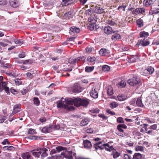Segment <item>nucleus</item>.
Instances as JSON below:
<instances>
[{
	"instance_id": "nucleus-20",
	"label": "nucleus",
	"mask_w": 159,
	"mask_h": 159,
	"mask_svg": "<svg viewBox=\"0 0 159 159\" xmlns=\"http://www.w3.org/2000/svg\"><path fill=\"white\" fill-rule=\"evenodd\" d=\"M52 130V128L50 125L48 127L46 126L44 127L42 129V132L44 133H47L50 132Z\"/></svg>"
},
{
	"instance_id": "nucleus-10",
	"label": "nucleus",
	"mask_w": 159,
	"mask_h": 159,
	"mask_svg": "<svg viewBox=\"0 0 159 159\" xmlns=\"http://www.w3.org/2000/svg\"><path fill=\"white\" fill-rule=\"evenodd\" d=\"M154 70L153 68L151 66H150L147 69L143 70V72L144 74H142L145 76L148 75L149 74H151L154 71Z\"/></svg>"
},
{
	"instance_id": "nucleus-19",
	"label": "nucleus",
	"mask_w": 159,
	"mask_h": 159,
	"mask_svg": "<svg viewBox=\"0 0 159 159\" xmlns=\"http://www.w3.org/2000/svg\"><path fill=\"white\" fill-rule=\"evenodd\" d=\"M95 22L94 21L89 23V27L91 30H96L98 28V26L95 23Z\"/></svg>"
},
{
	"instance_id": "nucleus-38",
	"label": "nucleus",
	"mask_w": 159,
	"mask_h": 159,
	"mask_svg": "<svg viewBox=\"0 0 159 159\" xmlns=\"http://www.w3.org/2000/svg\"><path fill=\"white\" fill-rule=\"evenodd\" d=\"M13 147L10 146H7L3 147V149L5 150H12L14 149Z\"/></svg>"
},
{
	"instance_id": "nucleus-59",
	"label": "nucleus",
	"mask_w": 159,
	"mask_h": 159,
	"mask_svg": "<svg viewBox=\"0 0 159 159\" xmlns=\"http://www.w3.org/2000/svg\"><path fill=\"white\" fill-rule=\"evenodd\" d=\"M7 2L6 0H0V5H4L6 4Z\"/></svg>"
},
{
	"instance_id": "nucleus-32",
	"label": "nucleus",
	"mask_w": 159,
	"mask_h": 159,
	"mask_svg": "<svg viewBox=\"0 0 159 159\" xmlns=\"http://www.w3.org/2000/svg\"><path fill=\"white\" fill-rule=\"evenodd\" d=\"M73 16V13L71 12H68L65 15V16L66 17V18L68 19L72 18Z\"/></svg>"
},
{
	"instance_id": "nucleus-12",
	"label": "nucleus",
	"mask_w": 159,
	"mask_h": 159,
	"mask_svg": "<svg viewBox=\"0 0 159 159\" xmlns=\"http://www.w3.org/2000/svg\"><path fill=\"white\" fill-rule=\"evenodd\" d=\"M110 52L109 50L105 48H102L99 51V54L102 56H108Z\"/></svg>"
},
{
	"instance_id": "nucleus-7",
	"label": "nucleus",
	"mask_w": 159,
	"mask_h": 159,
	"mask_svg": "<svg viewBox=\"0 0 159 159\" xmlns=\"http://www.w3.org/2000/svg\"><path fill=\"white\" fill-rule=\"evenodd\" d=\"M75 100L76 98L75 99L68 98H65V101L66 103V108L67 107L68 105H73L74 104L75 106Z\"/></svg>"
},
{
	"instance_id": "nucleus-8",
	"label": "nucleus",
	"mask_w": 159,
	"mask_h": 159,
	"mask_svg": "<svg viewBox=\"0 0 159 159\" xmlns=\"http://www.w3.org/2000/svg\"><path fill=\"white\" fill-rule=\"evenodd\" d=\"M72 152L71 151H67L62 152L61 153V155H63V157L68 159H73L72 156Z\"/></svg>"
},
{
	"instance_id": "nucleus-22",
	"label": "nucleus",
	"mask_w": 159,
	"mask_h": 159,
	"mask_svg": "<svg viewBox=\"0 0 159 159\" xmlns=\"http://www.w3.org/2000/svg\"><path fill=\"white\" fill-rule=\"evenodd\" d=\"M111 155H112L114 159H116L120 156V153L118 152L115 149H114L112 151Z\"/></svg>"
},
{
	"instance_id": "nucleus-28",
	"label": "nucleus",
	"mask_w": 159,
	"mask_h": 159,
	"mask_svg": "<svg viewBox=\"0 0 159 159\" xmlns=\"http://www.w3.org/2000/svg\"><path fill=\"white\" fill-rule=\"evenodd\" d=\"M126 98V96L124 94H121L117 96L118 99L120 101H122L125 100Z\"/></svg>"
},
{
	"instance_id": "nucleus-30",
	"label": "nucleus",
	"mask_w": 159,
	"mask_h": 159,
	"mask_svg": "<svg viewBox=\"0 0 159 159\" xmlns=\"http://www.w3.org/2000/svg\"><path fill=\"white\" fill-rule=\"evenodd\" d=\"M142 155L139 153H134L133 156V159H141Z\"/></svg>"
},
{
	"instance_id": "nucleus-46",
	"label": "nucleus",
	"mask_w": 159,
	"mask_h": 159,
	"mask_svg": "<svg viewBox=\"0 0 159 159\" xmlns=\"http://www.w3.org/2000/svg\"><path fill=\"white\" fill-rule=\"evenodd\" d=\"M15 81L16 84L17 85H19L21 84L22 83V81L20 79H16L15 80Z\"/></svg>"
},
{
	"instance_id": "nucleus-51",
	"label": "nucleus",
	"mask_w": 159,
	"mask_h": 159,
	"mask_svg": "<svg viewBox=\"0 0 159 159\" xmlns=\"http://www.w3.org/2000/svg\"><path fill=\"white\" fill-rule=\"evenodd\" d=\"M15 43L16 44L21 45L23 44V42L21 39H19L17 40H16V41H15Z\"/></svg>"
},
{
	"instance_id": "nucleus-4",
	"label": "nucleus",
	"mask_w": 159,
	"mask_h": 159,
	"mask_svg": "<svg viewBox=\"0 0 159 159\" xmlns=\"http://www.w3.org/2000/svg\"><path fill=\"white\" fill-rule=\"evenodd\" d=\"M57 107L60 109H65L66 108V103L65 102V98L62 97L61 99L57 102Z\"/></svg>"
},
{
	"instance_id": "nucleus-42",
	"label": "nucleus",
	"mask_w": 159,
	"mask_h": 159,
	"mask_svg": "<svg viewBox=\"0 0 159 159\" xmlns=\"http://www.w3.org/2000/svg\"><path fill=\"white\" fill-rule=\"evenodd\" d=\"M7 74L10 75L14 77L18 75V74L16 72H14L12 71H9L7 72Z\"/></svg>"
},
{
	"instance_id": "nucleus-35",
	"label": "nucleus",
	"mask_w": 159,
	"mask_h": 159,
	"mask_svg": "<svg viewBox=\"0 0 159 159\" xmlns=\"http://www.w3.org/2000/svg\"><path fill=\"white\" fill-rule=\"evenodd\" d=\"M136 151L143 152L144 151V147L142 146H137L135 148Z\"/></svg>"
},
{
	"instance_id": "nucleus-33",
	"label": "nucleus",
	"mask_w": 159,
	"mask_h": 159,
	"mask_svg": "<svg viewBox=\"0 0 159 159\" xmlns=\"http://www.w3.org/2000/svg\"><path fill=\"white\" fill-rule=\"evenodd\" d=\"M119 104L116 102H111L110 105V107L112 109H114L117 107Z\"/></svg>"
},
{
	"instance_id": "nucleus-61",
	"label": "nucleus",
	"mask_w": 159,
	"mask_h": 159,
	"mask_svg": "<svg viewBox=\"0 0 159 159\" xmlns=\"http://www.w3.org/2000/svg\"><path fill=\"white\" fill-rule=\"evenodd\" d=\"M10 91L11 93L15 95L17 94L18 93V92L16 90L12 89H11Z\"/></svg>"
},
{
	"instance_id": "nucleus-47",
	"label": "nucleus",
	"mask_w": 159,
	"mask_h": 159,
	"mask_svg": "<svg viewBox=\"0 0 159 159\" xmlns=\"http://www.w3.org/2000/svg\"><path fill=\"white\" fill-rule=\"evenodd\" d=\"M136 99L135 98L132 99L130 101V104L134 106H135L136 105Z\"/></svg>"
},
{
	"instance_id": "nucleus-5",
	"label": "nucleus",
	"mask_w": 159,
	"mask_h": 159,
	"mask_svg": "<svg viewBox=\"0 0 159 159\" xmlns=\"http://www.w3.org/2000/svg\"><path fill=\"white\" fill-rule=\"evenodd\" d=\"M72 89L73 92L76 93H79L82 91L83 90L82 88L78 83L74 84Z\"/></svg>"
},
{
	"instance_id": "nucleus-54",
	"label": "nucleus",
	"mask_w": 159,
	"mask_h": 159,
	"mask_svg": "<svg viewBox=\"0 0 159 159\" xmlns=\"http://www.w3.org/2000/svg\"><path fill=\"white\" fill-rule=\"evenodd\" d=\"M117 121L119 123H124L123 119L121 117H119L117 118Z\"/></svg>"
},
{
	"instance_id": "nucleus-45",
	"label": "nucleus",
	"mask_w": 159,
	"mask_h": 159,
	"mask_svg": "<svg viewBox=\"0 0 159 159\" xmlns=\"http://www.w3.org/2000/svg\"><path fill=\"white\" fill-rule=\"evenodd\" d=\"M96 60L95 57H89L87 58V61H88L90 62H94Z\"/></svg>"
},
{
	"instance_id": "nucleus-3",
	"label": "nucleus",
	"mask_w": 159,
	"mask_h": 159,
	"mask_svg": "<svg viewBox=\"0 0 159 159\" xmlns=\"http://www.w3.org/2000/svg\"><path fill=\"white\" fill-rule=\"evenodd\" d=\"M139 78L135 75L132 78L129 79L127 81V83L131 86H134L139 83L140 82Z\"/></svg>"
},
{
	"instance_id": "nucleus-53",
	"label": "nucleus",
	"mask_w": 159,
	"mask_h": 159,
	"mask_svg": "<svg viewBox=\"0 0 159 159\" xmlns=\"http://www.w3.org/2000/svg\"><path fill=\"white\" fill-rule=\"evenodd\" d=\"M132 13L133 14L137 15L139 13L138 8L132 11Z\"/></svg>"
},
{
	"instance_id": "nucleus-60",
	"label": "nucleus",
	"mask_w": 159,
	"mask_h": 159,
	"mask_svg": "<svg viewBox=\"0 0 159 159\" xmlns=\"http://www.w3.org/2000/svg\"><path fill=\"white\" fill-rule=\"evenodd\" d=\"M157 127V125L156 124H153L150 126L149 129H152L153 130L156 129Z\"/></svg>"
},
{
	"instance_id": "nucleus-55",
	"label": "nucleus",
	"mask_w": 159,
	"mask_h": 159,
	"mask_svg": "<svg viewBox=\"0 0 159 159\" xmlns=\"http://www.w3.org/2000/svg\"><path fill=\"white\" fill-rule=\"evenodd\" d=\"M2 143L3 145H6L7 144H10V143L8 141V139H6L3 140V142Z\"/></svg>"
},
{
	"instance_id": "nucleus-13",
	"label": "nucleus",
	"mask_w": 159,
	"mask_h": 159,
	"mask_svg": "<svg viewBox=\"0 0 159 159\" xmlns=\"http://www.w3.org/2000/svg\"><path fill=\"white\" fill-rule=\"evenodd\" d=\"M3 79V77L0 76V91H1L4 87H7V83L6 82H3L2 81Z\"/></svg>"
},
{
	"instance_id": "nucleus-57",
	"label": "nucleus",
	"mask_w": 159,
	"mask_h": 159,
	"mask_svg": "<svg viewBox=\"0 0 159 159\" xmlns=\"http://www.w3.org/2000/svg\"><path fill=\"white\" fill-rule=\"evenodd\" d=\"M2 89L4 90L6 92V93H7V94H9L10 90H9V88L8 87H4V88Z\"/></svg>"
},
{
	"instance_id": "nucleus-16",
	"label": "nucleus",
	"mask_w": 159,
	"mask_h": 159,
	"mask_svg": "<svg viewBox=\"0 0 159 159\" xmlns=\"http://www.w3.org/2000/svg\"><path fill=\"white\" fill-rule=\"evenodd\" d=\"M30 152H26L23 153L22 155L23 159H32L31 154Z\"/></svg>"
},
{
	"instance_id": "nucleus-11",
	"label": "nucleus",
	"mask_w": 159,
	"mask_h": 159,
	"mask_svg": "<svg viewBox=\"0 0 159 159\" xmlns=\"http://www.w3.org/2000/svg\"><path fill=\"white\" fill-rule=\"evenodd\" d=\"M118 30H116L113 32V33H114V34L112 35L111 37V39L112 40L115 41L120 39V35L118 34Z\"/></svg>"
},
{
	"instance_id": "nucleus-40",
	"label": "nucleus",
	"mask_w": 159,
	"mask_h": 159,
	"mask_svg": "<svg viewBox=\"0 0 159 159\" xmlns=\"http://www.w3.org/2000/svg\"><path fill=\"white\" fill-rule=\"evenodd\" d=\"M33 101L34 105L38 106L40 102L38 98H34Z\"/></svg>"
},
{
	"instance_id": "nucleus-6",
	"label": "nucleus",
	"mask_w": 159,
	"mask_h": 159,
	"mask_svg": "<svg viewBox=\"0 0 159 159\" xmlns=\"http://www.w3.org/2000/svg\"><path fill=\"white\" fill-rule=\"evenodd\" d=\"M98 147L101 149L105 148L106 150L109 151H112L114 149L112 146H110L109 144L107 143L103 144L102 146L98 145Z\"/></svg>"
},
{
	"instance_id": "nucleus-1",
	"label": "nucleus",
	"mask_w": 159,
	"mask_h": 159,
	"mask_svg": "<svg viewBox=\"0 0 159 159\" xmlns=\"http://www.w3.org/2000/svg\"><path fill=\"white\" fill-rule=\"evenodd\" d=\"M48 151V149L45 148H38L36 149L30 151V152L36 157H39L41 155V158L43 159L47 156Z\"/></svg>"
},
{
	"instance_id": "nucleus-15",
	"label": "nucleus",
	"mask_w": 159,
	"mask_h": 159,
	"mask_svg": "<svg viewBox=\"0 0 159 159\" xmlns=\"http://www.w3.org/2000/svg\"><path fill=\"white\" fill-rule=\"evenodd\" d=\"M104 32L108 34H110L113 33L114 31L113 30L111 27L109 26L105 27L104 29Z\"/></svg>"
},
{
	"instance_id": "nucleus-56",
	"label": "nucleus",
	"mask_w": 159,
	"mask_h": 159,
	"mask_svg": "<svg viewBox=\"0 0 159 159\" xmlns=\"http://www.w3.org/2000/svg\"><path fill=\"white\" fill-rule=\"evenodd\" d=\"M139 13L143 14L145 12V9L143 8H139Z\"/></svg>"
},
{
	"instance_id": "nucleus-21",
	"label": "nucleus",
	"mask_w": 159,
	"mask_h": 159,
	"mask_svg": "<svg viewBox=\"0 0 159 159\" xmlns=\"http://www.w3.org/2000/svg\"><path fill=\"white\" fill-rule=\"evenodd\" d=\"M91 96L93 98H96L98 97V93L95 89H92L90 93Z\"/></svg>"
},
{
	"instance_id": "nucleus-58",
	"label": "nucleus",
	"mask_w": 159,
	"mask_h": 159,
	"mask_svg": "<svg viewBox=\"0 0 159 159\" xmlns=\"http://www.w3.org/2000/svg\"><path fill=\"white\" fill-rule=\"evenodd\" d=\"M0 45L2 47H5L7 45V42L4 41L3 42H0Z\"/></svg>"
},
{
	"instance_id": "nucleus-2",
	"label": "nucleus",
	"mask_w": 159,
	"mask_h": 159,
	"mask_svg": "<svg viewBox=\"0 0 159 159\" xmlns=\"http://www.w3.org/2000/svg\"><path fill=\"white\" fill-rule=\"evenodd\" d=\"M89 104V102L87 99H81L77 98H76L75 106L77 107L81 105L84 107H87Z\"/></svg>"
},
{
	"instance_id": "nucleus-27",
	"label": "nucleus",
	"mask_w": 159,
	"mask_h": 159,
	"mask_svg": "<svg viewBox=\"0 0 159 159\" xmlns=\"http://www.w3.org/2000/svg\"><path fill=\"white\" fill-rule=\"evenodd\" d=\"M136 105L138 107H143V106L141 98H139L136 101Z\"/></svg>"
},
{
	"instance_id": "nucleus-62",
	"label": "nucleus",
	"mask_w": 159,
	"mask_h": 159,
	"mask_svg": "<svg viewBox=\"0 0 159 159\" xmlns=\"http://www.w3.org/2000/svg\"><path fill=\"white\" fill-rule=\"evenodd\" d=\"M107 112L108 114H110L111 115H115V112L111 111L110 110H109V109L107 110Z\"/></svg>"
},
{
	"instance_id": "nucleus-23",
	"label": "nucleus",
	"mask_w": 159,
	"mask_h": 159,
	"mask_svg": "<svg viewBox=\"0 0 159 159\" xmlns=\"http://www.w3.org/2000/svg\"><path fill=\"white\" fill-rule=\"evenodd\" d=\"M154 2V1L152 0H145L143 1V4L145 6L147 7L153 4Z\"/></svg>"
},
{
	"instance_id": "nucleus-36",
	"label": "nucleus",
	"mask_w": 159,
	"mask_h": 159,
	"mask_svg": "<svg viewBox=\"0 0 159 159\" xmlns=\"http://www.w3.org/2000/svg\"><path fill=\"white\" fill-rule=\"evenodd\" d=\"M102 70L104 72H108L110 69V67L109 66L107 65H104L102 67Z\"/></svg>"
},
{
	"instance_id": "nucleus-63",
	"label": "nucleus",
	"mask_w": 159,
	"mask_h": 159,
	"mask_svg": "<svg viewBox=\"0 0 159 159\" xmlns=\"http://www.w3.org/2000/svg\"><path fill=\"white\" fill-rule=\"evenodd\" d=\"M126 7V6H119L117 8L118 10H119L120 9H121L123 11H125V8Z\"/></svg>"
},
{
	"instance_id": "nucleus-44",
	"label": "nucleus",
	"mask_w": 159,
	"mask_h": 159,
	"mask_svg": "<svg viewBox=\"0 0 159 159\" xmlns=\"http://www.w3.org/2000/svg\"><path fill=\"white\" fill-rule=\"evenodd\" d=\"M6 119V117L2 115H0V123L3 122Z\"/></svg>"
},
{
	"instance_id": "nucleus-24",
	"label": "nucleus",
	"mask_w": 159,
	"mask_h": 159,
	"mask_svg": "<svg viewBox=\"0 0 159 159\" xmlns=\"http://www.w3.org/2000/svg\"><path fill=\"white\" fill-rule=\"evenodd\" d=\"M139 43L143 46H146L149 45L150 43V42L149 41L143 39V40L140 41Z\"/></svg>"
},
{
	"instance_id": "nucleus-29",
	"label": "nucleus",
	"mask_w": 159,
	"mask_h": 159,
	"mask_svg": "<svg viewBox=\"0 0 159 159\" xmlns=\"http://www.w3.org/2000/svg\"><path fill=\"white\" fill-rule=\"evenodd\" d=\"M136 22L139 27H141L143 25V20L141 18L138 19L137 20Z\"/></svg>"
},
{
	"instance_id": "nucleus-26",
	"label": "nucleus",
	"mask_w": 159,
	"mask_h": 159,
	"mask_svg": "<svg viewBox=\"0 0 159 159\" xmlns=\"http://www.w3.org/2000/svg\"><path fill=\"white\" fill-rule=\"evenodd\" d=\"M89 120L88 118H85L82 120L80 123L81 126H84L86 125L89 123Z\"/></svg>"
},
{
	"instance_id": "nucleus-49",
	"label": "nucleus",
	"mask_w": 159,
	"mask_h": 159,
	"mask_svg": "<svg viewBox=\"0 0 159 159\" xmlns=\"http://www.w3.org/2000/svg\"><path fill=\"white\" fill-rule=\"evenodd\" d=\"M76 59L70 58L69 59L68 62L71 64H75L76 62Z\"/></svg>"
},
{
	"instance_id": "nucleus-17",
	"label": "nucleus",
	"mask_w": 159,
	"mask_h": 159,
	"mask_svg": "<svg viewBox=\"0 0 159 159\" xmlns=\"http://www.w3.org/2000/svg\"><path fill=\"white\" fill-rule=\"evenodd\" d=\"M83 144L84 148L89 149L92 147V145L90 141L86 140L84 141Z\"/></svg>"
},
{
	"instance_id": "nucleus-52",
	"label": "nucleus",
	"mask_w": 159,
	"mask_h": 159,
	"mask_svg": "<svg viewBox=\"0 0 159 159\" xmlns=\"http://www.w3.org/2000/svg\"><path fill=\"white\" fill-rule=\"evenodd\" d=\"M56 150L57 152H59L64 150V148L61 146H58L56 148Z\"/></svg>"
},
{
	"instance_id": "nucleus-50",
	"label": "nucleus",
	"mask_w": 159,
	"mask_h": 159,
	"mask_svg": "<svg viewBox=\"0 0 159 159\" xmlns=\"http://www.w3.org/2000/svg\"><path fill=\"white\" fill-rule=\"evenodd\" d=\"M51 127L52 128V129H53L54 130L58 129L60 128V126L59 125H51Z\"/></svg>"
},
{
	"instance_id": "nucleus-34",
	"label": "nucleus",
	"mask_w": 159,
	"mask_h": 159,
	"mask_svg": "<svg viewBox=\"0 0 159 159\" xmlns=\"http://www.w3.org/2000/svg\"><path fill=\"white\" fill-rule=\"evenodd\" d=\"M148 35V33L145 31L141 32L140 33V36L141 38L147 37Z\"/></svg>"
},
{
	"instance_id": "nucleus-43",
	"label": "nucleus",
	"mask_w": 159,
	"mask_h": 159,
	"mask_svg": "<svg viewBox=\"0 0 159 159\" xmlns=\"http://www.w3.org/2000/svg\"><path fill=\"white\" fill-rule=\"evenodd\" d=\"M106 23L110 25H114L116 23L112 20H107Z\"/></svg>"
},
{
	"instance_id": "nucleus-25",
	"label": "nucleus",
	"mask_w": 159,
	"mask_h": 159,
	"mask_svg": "<svg viewBox=\"0 0 159 159\" xmlns=\"http://www.w3.org/2000/svg\"><path fill=\"white\" fill-rule=\"evenodd\" d=\"M71 32L74 33H79L80 31V29L75 26H72L70 29Z\"/></svg>"
},
{
	"instance_id": "nucleus-14",
	"label": "nucleus",
	"mask_w": 159,
	"mask_h": 159,
	"mask_svg": "<svg viewBox=\"0 0 159 159\" xmlns=\"http://www.w3.org/2000/svg\"><path fill=\"white\" fill-rule=\"evenodd\" d=\"M10 4L14 8L17 7L19 5V2L16 0H11L10 1Z\"/></svg>"
},
{
	"instance_id": "nucleus-48",
	"label": "nucleus",
	"mask_w": 159,
	"mask_h": 159,
	"mask_svg": "<svg viewBox=\"0 0 159 159\" xmlns=\"http://www.w3.org/2000/svg\"><path fill=\"white\" fill-rule=\"evenodd\" d=\"M28 133L29 134H36L35 130L33 129H29Z\"/></svg>"
},
{
	"instance_id": "nucleus-31",
	"label": "nucleus",
	"mask_w": 159,
	"mask_h": 159,
	"mask_svg": "<svg viewBox=\"0 0 159 159\" xmlns=\"http://www.w3.org/2000/svg\"><path fill=\"white\" fill-rule=\"evenodd\" d=\"M126 85V82L124 80H122L118 84L117 86L119 88H123L125 87Z\"/></svg>"
},
{
	"instance_id": "nucleus-37",
	"label": "nucleus",
	"mask_w": 159,
	"mask_h": 159,
	"mask_svg": "<svg viewBox=\"0 0 159 159\" xmlns=\"http://www.w3.org/2000/svg\"><path fill=\"white\" fill-rule=\"evenodd\" d=\"M94 67L93 66H86L85 67V71L88 72H90L92 71L94 69Z\"/></svg>"
},
{
	"instance_id": "nucleus-18",
	"label": "nucleus",
	"mask_w": 159,
	"mask_h": 159,
	"mask_svg": "<svg viewBox=\"0 0 159 159\" xmlns=\"http://www.w3.org/2000/svg\"><path fill=\"white\" fill-rule=\"evenodd\" d=\"M94 11L96 13L98 14L102 13L104 12L103 9L98 6L95 7Z\"/></svg>"
},
{
	"instance_id": "nucleus-64",
	"label": "nucleus",
	"mask_w": 159,
	"mask_h": 159,
	"mask_svg": "<svg viewBox=\"0 0 159 159\" xmlns=\"http://www.w3.org/2000/svg\"><path fill=\"white\" fill-rule=\"evenodd\" d=\"M28 89H23L21 90V93L23 95H25L28 92Z\"/></svg>"
},
{
	"instance_id": "nucleus-39",
	"label": "nucleus",
	"mask_w": 159,
	"mask_h": 159,
	"mask_svg": "<svg viewBox=\"0 0 159 159\" xmlns=\"http://www.w3.org/2000/svg\"><path fill=\"white\" fill-rule=\"evenodd\" d=\"M21 63L24 64H29L32 63L33 61L29 59L24 61H22Z\"/></svg>"
},
{
	"instance_id": "nucleus-41",
	"label": "nucleus",
	"mask_w": 159,
	"mask_h": 159,
	"mask_svg": "<svg viewBox=\"0 0 159 159\" xmlns=\"http://www.w3.org/2000/svg\"><path fill=\"white\" fill-rule=\"evenodd\" d=\"M107 94L109 95H111L112 94L113 92V89L112 87L111 86H109L108 87L107 89Z\"/></svg>"
},
{
	"instance_id": "nucleus-9",
	"label": "nucleus",
	"mask_w": 159,
	"mask_h": 159,
	"mask_svg": "<svg viewBox=\"0 0 159 159\" xmlns=\"http://www.w3.org/2000/svg\"><path fill=\"white\" fill-rule=\"evenodd\" d=\"M20 105H17L14 106L13 110L11 113L9 117H11L13 115H15L18 112L20 111Z\"/></svg>"
}]
</instances>
